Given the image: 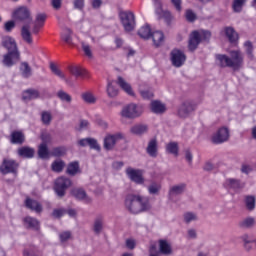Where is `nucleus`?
Listing matches in <instances>:
<instances>
[{
    "label": "nucleus",
    "instance_id": "nucleus-1",
    "mask_svg": "<svg viewBox=\"0 0 256 256\" xmlns=\"http://www.w3.org/2000/svg\"><path fill=\"white\" fill-rule=\"evenodd\" d=\"M1 46L7 51L2 58V65H4V67L11 68L21 61V52L19 51V46H17L15 38L11 36H3Z\"/></svg>",
    "mask_w": 256,
    "mask_h": 256
},
{
    "label": "nucleus",
    "instance_id": "nucleus-2",
    "mask_svg": "<svg viewBox=\"0 0 256 256\" xmlns=\"http://www.w3.org/2000/svg\"><path fill=\"white\" fill-rule=\"evenodd\" d=\"M125 207L130 213L137 215L149 211L151 209V202L149 201V197L129 194L125 199Z\"/></svg>",
    "mask_w": 256,
    "mask_h": 256
},
{
    "label": "nucleus",
    "instance_id": "nucleus-3",
    "mask_svg": "<svg viewBox=\"0 0 256 256\" xmlns=\"http://www.w3.org/2000/svg\"><path fill=\"white\" fill-rule=\"evenodd\" d=\"M211 39V32L209 30H194L189 35L188 49L189 51H196L201 41H209Z\"/></svg>",
    "mask_w": 256,
    "mask_h": 256
},
{
    "label": "nucleus",
    "instance_id": "nucleus-4",
    "mask_svg": "<svg viewBox=\"0 0 256 256\" xmlns=\"http://www.w3.org/2000/svg\"><path fill=\"white\" fill-rule=\"evenodd\" d=\"M121 24L126 33L134 31L137 23L135 22V14L132 11H122L119 13Z\"/></svg>",
    "mask_w": 256,
    "mask_h": 256
},
{
    "label": "nucleus",
    "instance_id": "nucleus-5",
    "mask_svg": "<svg viewBox=\"0 0 256 256\" xmlns=\"http://www.w3.org/2000/svg\"><path fill=\"white\" fill-rule=\"evenodd\" d=\"M71 185H73V181L70 178L60 176L54 182V191L58 197H63Z\"/></svg>",
    "mask_w": 256,
    "mask_h": 256
},
{
    "label": "nucleus",
    "instance_id": "nucleus-6",
    "mask_svg": "<svg viewBox=\"0 0 256 256\" xmlns=\"http://www.w3.org/2000/svg\"><path fill=\"white\" fill-rule=\"evenodd\" d=\"M0 173L2 175H9L11 173L14 177H17L19 173V164L16 160L4 158L0 165Z\"/></svg>",
    "mask_w": 256,
    "mask_h": 256
},
{
    "label": "nucleus",
    "instance_id": "nucleus-7",
    "mask_svg": "<svg viewBox=\"0 0 256 256\" xmlns=\"http://www.w3.org/2000/svg\"><path fill=\"white\" fill-rule=\"evenodd\" d=\"M121 115L125 119H137L140 115H143V106L130 103L123 107Z\"/></svg>",
    "mask_w": 256,
    "mask_h": 256
},
{
    "label": "nucleus",
    "instance_id": "nucleus-8",
    "mask_svg": "<svg viewBox=\"0 0 256 256\" xmlns=\"http://www.w3.org/2000/svg\"><path fill=\"white\" fill-rule=\"evenodd\" d=\"M244 58L241 50L230 51V68L233 71H239L243 67Z\"/></svg>",
    "mask_w": 256,
    "mask_h": 256
},
{
    "label": "nucleus",
    "instance_id": "nucleus-9",
    "mask_svg": "<svg viewBox=\"0 0 256 256\" xmlns=\"http://www.w3.org/2000/svg\"><path fill=\"white\" fill-rule=\"evenodd\" d=\"M195 109H197V105L191 100H186L178 108L177 115L180 119H187Z\"/></svg>",
    "mask_w": 256,
    "mask_h": 256
},
{
    "label": "nucleus",
    "instance_id": "nucleus-10",
    "mask_svg": "<svg viewBox=\"0 0 256 256\" xmlns=\"http://www.w3.org/2000/svg\"><path fill=\"white\" fill-rule=\"evenodd\" d=\"M126 175L132 181V183H136V185H143L145 183V178H143V170L135 169L128 167L126 169Z\"/></svg>",
    "mask_w": 256,
    "mask_h": 256
},
{
    "label": "nucleus",
    "instance_id": "nucleus-11",
    "mask_svg": "<svg viewBox=\"0 0 256 256\" xmlns=\"http://www.w3.org/2000/svg\"><path fill=\"white\" fill-rule=\"evenodd\" d=\"M223 187L227 189V191H234V193H239L241 189H245V184L240 179L227 178L223 183Z\"/></svg>",
    "mask_w": 256,
    "mask_h": 256
},
{
    "label": "nucleus",
    "instance_id": "nucleus-12",
    "mask_svg": "<svg viewBox=\"0 0 256 256\" xmlns=\"http://www.w3.org/2000/svg\"><path fill=\"white\" fill-rule=\"evenodd\" d=\"M211 141L214 145H221V143L229 141V128H219L218 131L212 135Z\"/></svg>",
    "mask_w": 256,
    "mask_h": 256
},
{
    "label": "nucleus",
    "instance_id": "nucleus-13",
    "mask_svg": "<svg viewBox=\"0 0 256 256\" xmlns=\"http://www.w3.org/2000/svg\"><path fill=\"white\" fill-rule=\"evenodd\" d=\"M187 61V56L181 50L174 49L171 51V62L173 67H183Z\"/></svg>",
    "mask_w": 256,
    "mask_h": 256
},
{
    "label": "nucleus",
    "instance_id": "nucleus-14",
    "mask_svg": "<svg viewBox=\"0 0 256 256\" xmlns=\"http://www.w3.org/2000/svg\"><path fill=\"white\" fill-rule=\"evenodd\" d=\"M12 17L15 21H27L31 19V11L26 6H20L16 10L13 11Z\"/></svg>",
    "mask_w": 256,
    "mask_h": 256
},
{
    "label": "nucleus",
    "instance_id": "nucleus-15",
    "mask_svg": "<svg viewBox=\"0 0 256 256\" xmlns=\"http://www.w3.org/2000/svg\"><path fill=\"white\" fill-rule=\"evenodd\" d=\"M121 139H123V135L121 133L107 135L104 138V149H106V151H111V149H113V147H115L117 142L121 141Z\"/></svg>",
    "mask_w": 256,
    "mask_h": 256
},
{
    "label": "nucleus",
    "instance_id": "nucleus-16",
    "mask_svg": "<svg viewBox=\"0 0 256 256\" xmlns=\"http://www.w3.org/2000/svg\"><path fill=\"white\" fill-rule=\"evenodd\" d=\"M45 21H47V14H45V13H38L36 15V19H35L34 26H33V29H32V33L34 35H38L39 34V31L41 30L43 25H45Z\"/></svg>",
    "mask_w": 256,
    "mask_h": 256
},
{
    "label": "nucleus",
    "instance_id": "nucleus-17",
    "mask_svg": "<svg viewBox=\"0 0 256 256\" xmlns=\"http://www.w3.org/2000/svg\"><path fill=\"white\" fill-rule=\"evenodd\" d=\"M23 223L26 229H32V231H39L41 229V222L37 218L26 216L23 219Z\"/></svg>",
    "mask_w": 256,
    "mask_h": 256
},
{
    "label": "nucleus",
    "instance_id": "nucleus-18",
    "mask_svg": "<svg viewBox=\"0 0 256 256\" xmlns=\"http://www.w3.org/2000/svg\"><path fill=\"white\" fill-rule=\"evenodd\" d=\"M146 153L149 155V157H157L159 153V143L157 142V138H152L149 140L146 147Z\"/></svg>",
    "mask_w": 256,
    "mask_h": 256
},
{
    "label": "nucleus",
    "instance_id": "nucleus-19",
    "mask_svg": "<svg viewBox=\"0 0 256 256\" xmlns=\"http://www.w3.org/2000/svg\"><path fill=\"white\" fill-rule=\"evenodd\" d=\"M71 195L74 196L78 201H86V203H91V199L87 196V192L83 188H73L71 190Z\"/></svg>",
    "mask_w": 256,
    "mask_h": 256
},
{
    "label": "nucleus",
    "instance_id": "nucleus-20",
    "mask_svg": "<svg viewBox=\"0 0 256 256\" xmlns=\"http://www.w3.org/2000/svg\"><path fill=\"white\" fill-rule=\"evenodd\" d=\"M17 155L22 159H33L35 157V149L29 146H22L18 148Z\"/></svg>",
    "mask_w": 256,
    "mask_h": 256
},
{
    "label": "nucleus",
    "instance_id": "nucleus-21",
    "mask_svg": "<svg viewBox=\"0 0 256 256\" xmlns=\"http://www.w3.org/2000/svg\"><path fill=\"white\" fill-rule=\"evenodd\" d=\"M25 207H27V209H30V211H35V213L43 212V205H41L39 201L33 200L31 198H26Z\"/></svg>",
    "mask_w": 256,
    "mask_h": 256
},
{
    "label": "nucleus",
    "instance_id": "nucleus-22",
    "mask_svg": "<svg viewBox=\"0 0 256 256\" xmlns=\"http://www.w3.org/2000/svg\"><path fill=\"white\" fill-rule=\"evenodd\" d=\"M185 189H187V185L183 183L172 186L169 190V199L173 200L175 197H178V195H183V193H185Z\"/></svg>",
    "mask_w": 256,
    "mask_h": 256
},
{
    "label": "nucleus",
    "instance_id": "nucleus-23",
    "mask_svg": "<svg viewBox=\"0 0 256 256\" xmlns=\"http://www.w3.org/2000/svg\"><path fill=\"white\" fill-rule=\"evenodd\" d=\"M19 71L23 79H29L33 77V68H31L29 62H21L19 66Z\"/></svg>",
    "mask_w": 256,
    "mask_h": 256
},
{
    "label": "nucleus",
    "instance_id": "nucleus-24",
    "mask_svg": "<svg viewBox=\"0 0 256 256\" xmlns=\"http://www.w3.org/2000/svg\"><path fill=\"white\" fill-rule=\"evenodd\" d=\"M116 83L117 85H119L122 91H125V93H127V95H130L131 97L135 96V92H133V88L131 87V84L125 81L123 77L118 76Z\"/></svg>",
    "mask_w": 256,
    "mask_h": 256
},
{
    "label": "nucleus",
    "instance_id": "nucleus-25",
    "mask_svg": "<svg viewBox=\"0 0 256 256\" xmlns=\"http://www.w3.org/2000/svg\"><path fill=\"white\" fill-rule=\"evenodd\" d=\"M12 145H23L25 143V134L21 131H13L10 135Z\"/></svg>",
    "mask_w": 256,
    "mask_h": 256
},
{
    "label": "nucleus",
    "instance_id": "nucleus-26",
    "mask_svg": "<svg viewBox=\"0 0 256 256\" xmlns=\"http://www.w3.org/2000/svg\"><path fill=\"white\" fill-rule=\"evenodd\" d=\"M130 132L133 135H137L138 137H141L142 135H145L149 132V125L147 124H136L131 127Z\"/></svg>",
    "mask_w": 256,
    "mask_h": 256
},
{
    "label": "nucleus",
    "instance_id": "nucleus-27",
    "mask_svg": "<svg viewBox=\"0 0 256 256\" xmlns=\"http://www.w3.org/2000/svg\"><path fill=\"white\" fill-rule=\"evenodd\" d=\"M150 109L152 113H155L156 115H163L165 111H167V107H165V104L161 103L159 100H154L150 104Z\"/></svg>",
    "mask_w": 256,
    "mask_h": 256
},
{
    "label": "nucleus",
    "instance_id": "nucleus-28",
    "mask_svg": "<svg viewBox=\"0 0 256 256\" xmlns=\"http://www.w3.org/2000/svg\"><path fill=\"white\" fill-rule=\"evenodd\" d=\"M67 175H70V177H75L78 173H81V168L79 167V162L74 161L70 162L66 169Z\"/></svg>",
    "mask_w": 256,
    "mask_h": 256
},
{
    "label": "nucleus",
    "instance_id": "nucleus-29",
    "mask_svg": "<svg viewBox=\"0 0 256 256\" xmlns=\"http://www.w3.org/2000/svg\"><path fill=\"white\" fill-rule=\"evenodd\" d=\"M224 31L227 39L231 43H237V41H239V34L235 31V28L225 27Z\"/></svg>",
    "mask_w": 256,
    "mask_h": 256
},
{
    "label": "nucleus",
    "instance_id": "nucleus-30",
    "mask_svg": "<svg viewBox=\"0 0 256 256\" xmlns=\"http://www.w3.org/2000/svg\"><path fill=\"white\" fill-rule=\"evenodd\" d=\"M107 95L108 97H110L111 99L117 97V95H119V88H117V86H115V81L113 80H108L107 83Z\"/></svg>",
    "mask_w": 256,
    "mask_h": 256
},
{
    "label": "nucleus",
    "instance_id": "nucleus-31",
    "mask_svg": "<svg viewBox=\"0 0 256 256\" xmlns=\"http://www.w3.org/2000/svg\"><path fill=\"white\" fill-rule=\"evenodd\" d=\"M155 47H161L165 41V35L161 31L152 32L151 36Z\"/></svg>",
    "mask_w": 256,
    "mask_h": 256
},
{
    "label": "nucleus",
    "instance_id": "nucleus-32",
    "mask_svg": "<svg viewBox=\"0 0 256 256\" xmlns=\"http://www.w3.org/2000/svg\"><path fill=\"white\" fill-rule=\"evenodd\" d=\"M68 71L76 78L79 77H87V70L79 67V66H69Z\"/></svg>",
    "mask_w": 256,
    "mask_h": 256
},
{
    "label": "nucleus",
    "instance_id": "nucleus-33",
    "mask_svg": "<svg viewBox=\"0 0 256 256\" xmlns=\"http://www.w3.org/2000/svg\"><path fill=\"white\" fill-rule=\"evenodd\" d=\"M159 249L162 255H171V253H173L171 244L167 242V240H159Z\"/></svg>",
    "mask_w": 256,
    "mask_h": 256
},
{
    "label": "nucleus",
    "instance_id": "nucleus-34",
    "mask_svg": "<svg viewBox=\"0 0 256 256\" xmlns=\"http://www.w3.org/2000/svg\"><path fill=\"white\" fill-rule=\"evenodd\" d=\"M216 61H218L220 67H230L231 68V60L230 57L225 54H216Z\"/></svg>",
    "mask_w": 256,
    "mask_h": 256
},
{
    "label": "nucleus",
    "instance_id": "nucleus-35",
    "mask_svg": "<svg viewBox=\"0 0 256 256\" xmlns=\"http://www.w3.org/2000/svg\"><path fill=\"white\" fill-rule=\"evenodd\" d=\"M63 169H65V161L62 159H57L52 162L51 170L54 173H63Z\"/></svg>",
    "mask_w": 256,
    "mask_h": 256
},
{
    "label": "nucleus",
    "instance_id": "nucleus-36",
    "mask_svg": "<svg viewBox=\"0 0 256 256\" xmlns=\"http://www.w3.org/2000/svg\"><path fill=\"white\" fill-rule=\"evenodd\" d=\"M21 36L23 41L28 43V45H31V43H33V38L31 37V31H29V25L22 26Z\"/></svg>",
    "mask_w": 256,
    "mask_h": 256
},
{
    "label": "nucleus",
    "instance_id": "nucleus-37",
    "mask_svg": "<svg viewBox=\"0 0 256 256\" xmlns=\"http://www.w3.org/2000/svg\"><path fill=\"white\" fill-rule=\"evenodd\" d=\"M244 47H245V53L248 57V59L250 61H253L255 59V55L253 54V51L255 49V47L253 46V42L252 41H246L244 43Z\"/></svg>",
    "mask_w": 256,
    "mask_h": 256
},
{
    "label": "nucleus",
    "instance_id": "nucleus-38",
    "mask_svg": "<svg viewBox=\"0 0 256 256\" xmlns=\"http://www.w3.org/2000/svg\"><path fill=\"white\" fill-rule=\"evenodd\" d=\"M138 35L139 37H141V39H151V26L149 25H145L142 26L139 31H138Z\"/></svg>",
    "mask_w": 256,
    "mask_h": 256
},
{
    "label": "nucleus",
    "instance_id": "nucleus-39",
    "mask_svg": "<svg viewBox=\"0 0 256 256\" xmlns=\"http://www.w3.org/2000/svg\"><path fill=\"white\" fill-rule=\"evenodd\" d=\"M239 227L241 229H251L255 227V218L248 217L242 221L239 222Z\"/></svg>",
    "mask_w": 256,
    "mask_h": 256
},
{
    "label": "nucleus",
    "instance_id": "nucleus-40",
    "mask_svg": "<svg viewBox=\"0 0 256 256\" xmlns=\"http://www.w3.org/2000/svg\"><path fill=\"white\" fill-rule=\"evenodd\" d=\"M245 206L248 211H254L256 205V198L253 195L245 196Z\"/></svg>",
    "mask_w": 256,
    "mask_h": 256
},
{
    "label": "nucleus",
    "instance_id": "nucleus-41",
    "mask_svg": "<svg viewBox=\"0 0 256 256\" xmlns=\"http://www.w3.org/2000/svg\"><path fill=\"white\" fill-rule=\"evenodd\" d=\"M38 156L40 159H49V148L47 144L42 143L38 147Z\"/></svg>",
    "mask_w": 256,
    "mask_h": 256
},
{
    "label": "nucleus",
    "instance_id": "nucleus-42",
    "mask_svg": "<svg viewBox=\"0 0 256 256\" xmlns=\"http://www.w3.org/2000/svg\"><path fill=\"white\" fill-rule=\"evenodd\" d=\"M93 231L96 235L101 234V231H103V217L100 216L94 220Z\"/></svg>",
    "mask_w": 256,
    "mask_h": 256
},
{
    "label": "nucleus",
    "instance_id": "nucleus-43",
    "mask_svg": "<svg viewBox=\"0 0 256 256\" xmlns=\"http://www.w3.org/2000/svg\"><path fill=\"white\" fill-rule=\"evenodd\" d=\"M50 69L52 73H54V75H56L60 79H63L66 83H69V80L65 77V74L59 68H57V65H55V63H50Z\"/></svg>",
    "mask_w": 256,
    "mask_h": 256
},
{
    "label": "nucleus",
    "instance_id": "nucleus-44",
    "mask_svg": "<svg viewBox=\"0 0 256 256\" xmlns=\"http://www.w3.org/2000/svg\"><path fill=\"white\" fill-rule=\"evenodd\" d=\"M41 121L43 125L49 126L51 125V121H53V115L49 111L41 112Z\"/></svg>",
    "mask_w": 256,
    "mask_h": 256
},
{
    "label": "nucleus",
    "instance_id": "nucleus-45",
    "mask_svg": "<svg viewBox=\"0 0 256 256\" xmlns=\"http://www.w3.org/2000/svg\"><path fill=\"white\" fill-rule=\"evenodd\" d=\"M166 151L171 155H179V144L177 142H170L166 145Z\"/></svg>",
    "mask_w": 256,
    "mask_h": 256
},
{
    "label": "nucleus",
    "instance_id": "nucleus-46",
    "mask_svg": "<svg viewBox=\"0 0 256 256\" xmlns=\"http://www.w3.org/2000/svg\"><path fill=\"white\" fill-rule=\"evenodd\" d=\"M72 35L73 30H71V28H65V32L61 34V39L64 40L65 43H68V45H71L73 42Z\"/></svg>",
    "mask_w": 256,
    "mask_h": 256
},
{
    "label": "nucleus",
    "instance_id": "nucleus-47",
    "mask_svg": "<svg viewBox=\"0 0 256 256\" xmlns=\"http://www.w3.org/2000/svg\"><path fill=\"white\" fill-rule=\"evenodd\" d=\"M247 3V0H234L232 3V9L234 13H241L243 11V5Z\"/></svg>",
    "mask_w": 256,
    "mask_h": 256
},
{
    "label": "nucleus",
    "instance_id": "nucleus-48",
    "mask_svg": "<svg viewBox=\"0 0 256 256\" xmlns=\"http://www.w3.org/2000/svg\"><path fill=\"white\" fill-rule=\"evenodd\" d=\"M159 191H161V185L155 182L148 186V193L150 195H159Z\"/></svg>",
    "mask_w": 256,
    "mask_h": 256
},
{
    "label": "nucleus",
    "instance_id": "nucleus-49",
    "mask_svg": "<svg viewBox=\"0 0 256 256\" xmlns=\"http://www.w3.org/2000/svg\"><path fill=\"white\" fill-rule=\"evenodd\" d=\"M185 17L188 23H195V21H197V14H195V12H193L191 9L186 10Z\"/></svg>",
    "mask_w": 256,
    "mask_h": 256
},
{
    "label": "nucleus",
    "instance_id": "nucleus-50",
    "mask_svg": "<svg viewBox=\"0 0 256 256\" xmlns=\"http://www.w3.org/2000/svg\"><path fill=\"white\" fill-rule=\"evenodd\" d=\"M57 97H59L61 101H65L66 103H71L72 101L71 95L63 90L58 91Z\"/></svg>",
    "mask_w": 256,
    "mask_h": 256
},
{
    "label": "nucleus",
    "instance_id": "nucleus-51",
    "mask_svg": "<svg viewBox=\"0 0 256 256\" xmlns=\"http://www.w3.org/2000/svg\"><path fill=\"white\" fill-rule=\"evenodd\" d=\"M83 101H85V103H89V104H93L95 103V101H97L95 99V96H93V94H91L90 92H85L81 95Z\"/></svg>",
    "mask_w": 256,
    "mask_h": 256
},
{
    "label": "nucleus",
    "instance_id": "nucleus-52",
    "mask_svg": "<svg viewBox=\"0 0 256 256\" xmlns=\"http://www.w3.org/2000/svg\"><path fill=\"white\" fill-rule=\"evenodd\" d=\"M50 155L52 157H63V155H65V148L63 147L53 148Z\"/></svg>",
    "mask_w": 256,
    "mask_h": 256
},
{
    "label": "nucleus",
    "instance_id": "nucleus-53",
    "mask_svg": "<svg viewBox=\"0 0 256 256\" xmlns=\"http://www.w3.org/2000/svg\"><path fill=\"white\" fill-rule=\"evenodd\" d=\"M184 221L185 223H191V221H197V214L193 212L184 213Z\"/></svg>",
    "mask_w": 256,
    "mask_h": 256
},
{
    "label": "nucleus",
    "instance_id": "nucleus-54",
    "mask_svg": "<svg viewBox=\"0 0 256 256\" xmlns=\"http://www.w3.org/2000/svg\"><path fill=\"white\" fill-rule=\"evenodd\" d=\"M88 146L90 149H95V151H101V146H99V143L94 138L88 139Z\"/></svg>",
    "mask_w": 256,
    "mask_h": 256
},
{
    "label": "nucleus",
    "instance_id": "nucleus-55",
    "mask_svg": "<svg viewBox=\"0 0 256 256\" xmlns=\"http://www.w3.org/2000/svg\"><path fill=\"white\" fill-rule=\"evenodd\" d=\"M158 15H160V17L164 19V21H166L168 25L169 23H171V19H173V16H171V12L169 11L162 10Z\"/></svg>",
    "mask_w": 256,
    "mask_h": 256
},
{
    "label": "nucleus",
    "instance_id": "nucleus-56",
    "mask_svg": "<svg viewBox=\"0 0 256 256\" xmlns=\"http://www.w3.org/2000/svg\"><path fill=\"white\" fill-rule=\"evenodd\" d=\"M82 50L84 51L86 57H89L91 59L93 57V52L91 51V46L88 44H85V42H81Z\"/></svg>",
    "mask_w": 256,
    "mask_h": 256
},
{
    "label": "nucleus",
    "instance_id": "nucleus-57",
    "mask_svg": "<svg viewBox=\"0 0 256 256\" xmlns=\"http://www.w3.org/2000/svg\"><path fill=\"white\" fill-rule=\"evenodd\" d=\"M59 239L61 243H65L71 239V231H64L59 234Z\"/></svg>",
    "mask_w": 256,
    "mask_h": 256
},
{
    "label": "nucleus",
    "instance_id": "nucleus-58",
    "mask_svg": "<svg viewBox=\"0 0 256 256\" xmlns=\"http://www.w3.org/2000/svg\"><path fill=\"white\" fill-rule=\"evenodd\" d=\"M65 213H67V210L65 209H54L52 212V217H55L56 219H61V217H63Z\"/></svg>",
    "mask_w": 256,
    "mask_h": 256
},
{
    "label": "nucleus",
    "instance_id": "nucleus-59",
    "mask_svg": "<svg viewBox=\"0 0 256 256\" xmlns=\"http://www.w3.org/2000/svg\"><path fill=\"white\" fill-rule=\"evenodd\" d=\"M14 27H15V21H13V20L7 21L4 24V30L6 31V33H11L13 31Z\"/></svg>",
    "mask_w": 256,
    "mask_h": 256
},
{
    "label": "nucleus",
    "instance_id": "nucleus-60",
    "mask_svg": "<svg viewBox=\"0 0 256 256\" xmlns=\"http://www.w3.org/2000/svg\"><path fill=\"white\" fill-rule=\"evenodd\" d=\"M185 159L188 162L189 165H192L193 163V153H191V149H186L184 151Z\"/></svg>",
    "mask_w": 256,
    "mask_h": 256
},
{
    "label": "nucleus",
    "instance_id": "nucleus-61",
    "mask_svg": "<svg viewBox=\"0 0 256 256\" xmlns=\"http://www.w3.org/2000/svg\"><path fill=\"white\" fill-rule=\"evenodd\" d=\"M85 7V0H74V8L78 9L79 11H83Z\"/></svg>",
    "mask_w": 256,
    "mask_h": 256
},
{
    "label": "nucleus",
    "instance_id": "nucleus-62",
    "mask_svg": "<svg viewBox=\"0 0 256 256\" xmlns=\"http://www.w3.org/2000/svg\"><path fill=\"white\" fill-rule=\"evenodd\" d=\"M140 95L144 99H153V92L149 90H140Z\"/></svg>",
    "mask_w": 256,
    "mask_h": 256
},
{
    "label": "nucleus",
    "instance_id": "nucleus-63",
    "mask_svg": "<svg viewBox=\"0 0 256 256\" xmlns=\"http://www.w3.org/2000/svg\"><path fill=\"white\" fill-rule=\"evenodd\" d=\"M41 140H42V143H45V145H47V143H51V134L47 132H43L41 134Z\"/></svg>",
    "mask_w": 256,
    "mask_h": 256
},
{
    "label": "nucleus",
    "instance_id": "nucleus-64",
    "mask_svg": "<svg viewBox=\"0 0 256 256\" xmlns=\"http://www.w3.org/2000/svg\"><path fill=\"white\" fill-rule=\"evenodd\" d=\"M28 93L30 94V97L33 99H39L41 97V94L38 92V90L35 89H28Z\"/></svg>",
    "mask_w": 256,
    "mask_h": 256
}]
</instances>
